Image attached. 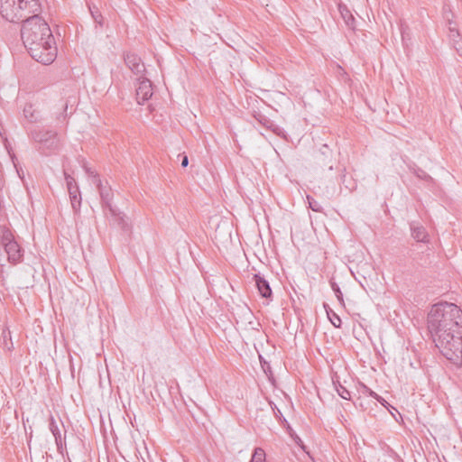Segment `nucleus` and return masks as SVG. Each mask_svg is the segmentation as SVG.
<instances>
[{
    "label": "nucleus",
    "instance_id": "1",
    "mask_svg": "<svg viewBox=\"0 0 462 462\" xmlns=\"http://www.w3.org/2000/svg\"><path fill=\"white\" fill-rule=\"evenodd\" d=\"M428 329L441 354L462 365V310L454 303L434 304L427 318Z\"/></svg>",
    "mask_w": 462,
    "mask_h": 462
},
{
    "label": "nucleus",
    "instance_id": "2",
    "mask_svg": "<svg viewBox=\"0 0 462 462\" xmlns=\"http://www.w3.org/2000/svg\"><path fill=\"white\" fill-rule=\"evenodd\" d=\"M21 38L31 57L44 65L57 57L54 37L47 22L39 13L27 17L22 25Z\"/></svg>",
    "mask_w": 462,
    "mask_h": 462
},
{
    "label": "nucleus",
    "instance_id": "3",
    "mask_svg": "<svg viewBox=\"0 0 462 462\" xmlns=\"http://www.w3.org/2000/svg\"><path fill=\"white\" fill-rule=\"evenodd\" d=\"M41 12L37 0H0V14L11 23L24 21L27 17Z\"/></svg>",
    "mask_w": 462,
    "mask_h": 462
},
{
    "label": "nucleus",
    "instance_id": "4",
    "mask_svg": "<svg viewBox=\"0 0 462 462\" xmlns=\"http://www.w3.org/2000/svg\"><path fill=\"white\" fill-rule=\"evenodd\" d=\"M86 172L89 177L92 178V183L97 186L99 192L102 207L105 210L107 209L109 211L114 224L117 225L123 230H128L129 225L127 217L125 214L120 212L116 207L112 205L114 193L111 187L107 184V182L103 183L99 179L98 174L92 171L90 168H86Z\"/></svg>",
    "mask_w": 462,
    "mask_h": 462
},
{
    "label": "nucleus",
    "instance_id": "5",
    "mask_svg": "<svg viewBox=\"0 0 462 462\" xmlns=\"http://www.w3.org/2000/svg\"><path fill=\"white\" fill-rule=\"evenodd\" d=\"M318 174L320 182L326 188L335 189L337 180V172L334 171L332 151L324 144L316 158Z\"/></svg>",
    "mask_w": 462,
    "mask_h": 462
},
{
    "label": "nucleus",
    "instance_id": "6",
    "mask_svg": "<svg viewBox=\"0 0 462 462\" xmlns=\"http://www.w3.org/2000/svg\"><path fill=\"white\" fill-rule=\"evenodd\" d=\"M32 140L37 143L36 149L48 155L59 149L60 140L57 133L51 130H34L31 133Z\"/></svg>",
    "mask_w": 462,
    "mask_h": 462
},
{
    "label": "nucleus",
    "instance_id": "7",
    "mask_svg": "<svg viewBox=\"0 0 462 462\" xmlns=\"http://www.w3.org/2000/svg\"><path fill=\"white\" fill-rule=\"evenodd\" d=\"M1 245L7 254L9 263L16 264L22 261L23 255L22 247L14 240L13 234L8 229L3 232Z\"/></svg>",
    "mask_w": 462,
    "mask_h": 462
},
{
    "label": "nucleus",
    "instance_id": "8",
    "mask_svg": "<svg viewBox=\"0 0 462 462\" xmlns=\"http://www.w3.org/2000/svg\"><path fill=\"white\" fill-rule=\"evenodd\" d=\"M152 96V82L146 78L138 79L136 99L139 104L147 101Z\"/></svg>",
    "mask_w": 462,
    "mask_h": 462
},
{
    "label": "nucleus",
    "instance_id": "9",
    "mask_svg": "<svg viewBox=\"0 0 462 462\" xmlns=\"http://www.w3.org/2000/svg\"><path fill=\"white\" fill-rule=\"evenodd\" d=\"M125 62L129 69L136 75H142L145 70L143 62L134 53H126L125 55Z\"/></svg>",
    "mask_w": 462,
    "mask_h": 462
},
{
    "label": "nucleus",
    "instance_id": "10",
    "mask_svg": "<svg viewBox=\"0 0 462 462\" xmlns=\"http://www.w3.org/2000/svg\"><path fill=\"white\" fill-rule=\"evenodd\" d=\"M49 430L54 437L57 449L62 454L63 448L66 447L65 438L62 437L58 422L52 416L49 420Z\"/></svg>",
    "mask_w": 462,
    "mask_h": 462
},
{
    "label": "nucleus",
    "instance_id": "11",
    "mask_svg": "<svg viewBox=\"0 0 462 462\" xmlns=\"http://www.w3.org/2000/svg\"><path fill=\"white\" fill-rule=\"evenodd\" d=\"M254 280L260 295L263 298H270L272 296V289L269 282L260 274H254Z\"/></svg>",
    "mask_w": 462,
    "mask_h": 462
},
{
    "label": "nucleus",
    "instance_id": "12",
    "mask_svg": "<svg viewBox=\"0 0 462 462\" xmlns=\"http://www.w3.org/2000/svg\"><path fill=\"white\" fill-rule=\"evenodd\" d=\"M338 10L341 14L342 19L344 20L346 25L351 29H355V18L351 14L350 10L347 8L346 5L339 4Z\"/></svg>",
    "mask_w": 462,
    "mask_h": 462
},
{
    "label": "nucleus",
    "instance_id": "13",
    "mask_svg": "<svg viewBox=\"0 0 462 462\" xmlns=\"http://www.w3.org/2000/svg\"><path fill=\"white\" fill-rule=\"evenodd\" d=\"M411 231L412 237L416 241L422 243H426L428 241V233L423 226L411 224Z\"/></svg>",
    "mask_w": 462,
    "mask_h": 462
},
{
    "label": "nucleus",
    "instance_id": "14",
    "mask_svg": "<svg viewBox=\"0 0 462 462\" xmlns=\"http://www.w3.org/2000/svg\"><path fill=\"white\" fill-rule=\"evenodd\" d=\"M71 202V207L75 212H78L81 205V196L79 188H75L72 190H68Z\"/></svg>",
    "mask_w": 462,
    "mask_h": 462
},
{
    "label": "nucleus",
    "instance_id": "15",
    "mask_svg": "<svg viewBox=\"0 0 462 462\" xmlns=\"http://www.w3.org/2000/svg\"><path fill=\"white\" fill-rule=\"evenodd\" d=\"M324 308L326 309V312L328 318L335 328H340L341 326V319L339 316L334 312L327 304H324Z\"/></svg>",
    "mask_w": 462,
    "mask_h": 462
},
{
    "label": "nucleus",
    "instance_id": "16",
    "mask_svg": "<svg viewBox=\"0 0 462 462\" xmlns=\"http://www.w3.org/2000/svg\"><path fill=\"white\" fill-rule=\"evenodd\" d=\"M254 117L264 127H266L268 129H272L273 132H275L277 126L273 124V121H271L265 116H263L262 114H257V115L254 116Z\"/></svg>",
    "mask_w": 462,
    "mask_h": 462
},
{
    "label": "nucleus",
    "instance_id": "17",
    "mask_svg": "<svg viewBox=\"0 0 462 462\" xmlns=\"http://www.w3.org/2000/svg\"><path fill=\"white\" fill-rule=\"evenodd\" d=\"M250 462H265V452L261 448H256L254 451Z\"/></svg>",
    "mask_w": 462,
    "mask_h": 462
},
{
    "label": "nucleus",
    "instance_id": "18",
    "mask_svg": "<svg viewBox=\"0 0 462 462\" xmlns=\"http://www.w3.org/2000/svg\"><path fill=\"white\" fill-rule=\"evenodd\" d=\"M449 37L456 44H457V47H456L457 51L462 49V42L457 40V38H459L458 30L455 29V28H450L449 29Z\"/></svg>",
    "mask_w": 462,
    "mask_h": 462
},
{
    "label": "nucleus",
    "instance_id": "19",
    "mask_svg": "<svg viewBox=\"0 0 462 462\" xmlns=\"http://www.w3.org/2000/svg\"><path fill=\"white\" fill-rule=\"evenodd\" d=\"M334 384H335V387H336V390H337V392L338 395H339L341 398H343V399H345V400H350V398H351V394H350V393H349V391H348V390H346V389L344 386H342L340 383H338V385H337V384L334 383Z\"/></svg>",
    "mask_w": 462,
    "mask_h": 462
},
{
    "label": "nucleus",
    "instance_id": "20",
    "mask_svg": "<svg viewBox=\"0 0 462 462\" xmlns=\"http://www.w3.org/2000/svg\"><path fill=\"white\" fill-rule=\"evenodd\" d=\"M307 200L309 203V207L315 212H321L322 211V206L315 200L310 195L307 196Z\"/></svg>",
    "mask_w": 462,
    "mask_h": 462
},
{
    "label": "nucleus",
    "instance_id": "21",
    "mask_svg": "<svg viewBox=\"0 0 462 462\" xmlns=\"http://www.w3.org/2000/svg\"><path fill=\"white\" fill-rule=\"evenodd\" d=\"M330 285H331V288H332L333 291L335 292L339 303L341 305H344L343 294L340 291L339 286L335 282H331Z\"/></svg>",
    "mask_w": 462,
    "mask_h": 462
},
{
    "label": "nucleus",
    "instance_id": "22",
    "mask_svg": "<svg viewBox=\"0 0 462 462\" xmlns=\"http://www.w3.org/2000/svg\"><path fill=\"white\" fill-rule=\"evenodd\" d=\"M64 175H65V180H66L68 190H72L75 188H79L78 185L75 182L74 178H72L67 172H64Z\"/></svg>",
    "mask_w": 462,
    "mask_h": 462
},
{
    "label": "nucleus",
    "instance_id": "23",
    "mask_svg": "<svg viewBox=\"0 0 462 462\" xmlns=\"http://www.w3.org/2000/svg\"><path fill=\"white\" fill-rule=\"evenodd\" d=\"M410 169L412 171V172L420 179L426 180L427 178H430L429 175L421 169H415L410 167Z\"/></svg>",
    "mask_w": 462,
    "mask_h": 462
},
{
    "label": "nucleus",
    "instance_id": "24",
    "mask_svg": "<svg viewBox=\"0 0 462 462\" xmlns=\"http://www.w3.org/2000/svg\"><path fill=\"white\" fill-rule=\"evenodd\" d=\"M366 391L368 392L370 396L374 397L378 402H380L383 406H385V403H387V402L383 398L380 397L376 393L373 392L370 389H366Z\"/></svg>",
    "mask_w": 462,
    "mask_h": 462
},
{
    "label": "nucleus",
    "instance_id": "25",
    "mask_svg": "<svg viewBox=\"0 0 462 462\" xmlns=\"http://www.w3.org/2000/svg\"><path fill=\"white\" fill-rule=\"evenodd\" d=\"M91 11V14L95 20L96 23H99L100 25L102 24V15L101 14L98 13V11H93V10H90Z\"/></svg>",
    "mask_w": 462,
    "mask_h": 462
},
{
    "label": "nucleus",
    "instance_id": "26",
    "mask_svg": "<svg viewBox=\"0 0 462 462\" xmlns=\"http://www.w3.org/2000/svg\"><path fill=\"white\" fill-rule=\"evenodd\" d=\"M178 157L179 158H181V166L182 167H187L189 165V157L187 154L185 153H180L178 154Z\"/></svg>",
    "mask_w": 462,
    "mask_h": 462
},
{
    "label": "nucleus",
    "instance_id": "27",
    "mask_svg": "<svg viewBox=\"0 0 462 462\" xmlns=\"http://www.w3.org/2000/svg\"><path fill=\"white\" fill-rule=\"evenodd\" d=\"M339 176H340L341 182L343 184H346V170L345 169L340 171Z\"/></svg>",
    "mask_w": 462,
    "mask_h": 462
},
{
    "label": "nucleus",
    "instance_id": "28",
    "mask_svg": "<svg viewBox=\"0 0 462 462\" xmlns=\"http://www.w3.org/2000/svg\"><path fill=\"white\" fill-rule=\"evenodd\" d=\"M249 325H251L252 328L254 329V330H258L257 327L259 326V323L258 322H253V321H249Z\"/></svg>",
    "mask_w": 462,
    "mask_h": 462
},
{
    "label": "nucleus",
    "instance_id": "29",
    "mask_svg": "<svg viewBox=\"0 0 462 462\" xmlns=\"http://www.w3.org/2000/svg\"><path fill=\"white\" fill-rule=\"evenodd\" d=\"M346 188L348 189H351L352 188H350L348 185H346Z\"/></svg>",
    "mask_w": 462,
    "mask_h": 462
}]
</instances>
